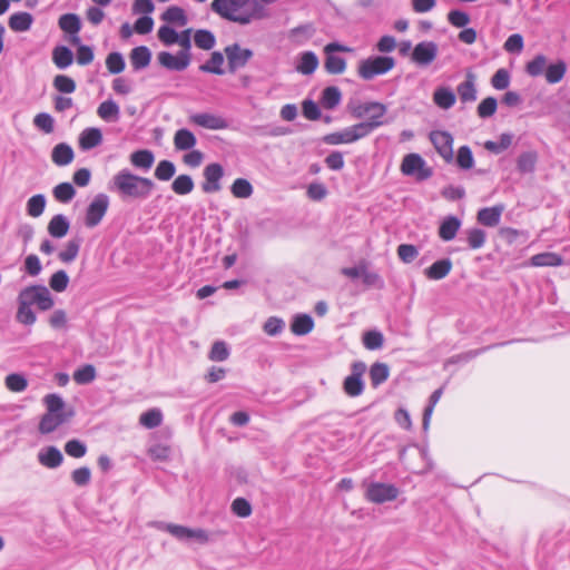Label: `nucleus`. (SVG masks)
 I'll list each match as a JSON object with an SVG mask.
<instances>
[{"instance_id": "f257e3e1", "label": "nucleus", "mask_w": 570, "mask_h": 570, "mask_svg": "<svg viewBox=\"0 0 570 570\" xmlns=\"http://www.w3.org/2000/svg\"><path fill=\"white\" fill-rule=\"evenodd\" d=\"M112 188L122 197L131 199L146 198L154 188V183L130 171L120 170L112 178Z\"/></svg>"}, {"instance_id": "f03ea898", "label": "nucleus", "mask_w": 570, "mask_h": 570, "mask_svg": "<svg viewBox=\"0 0 570 570\" xmlns=\"http://www.w3.org/2000/svg\"><path fill=\"white\" fill-rule=\"evenodd\" d=\"M249 0H214L212 2V9L220 17L237 22L239 24H248L254 19H261L264 17L261 9L254 10L253 12H245L240 9Z\"/></svg>"}, {"instance_id": "7ed1b4c3", "label": "nucleus", "mask_w": 570, "mask_h": 570, "mask_svg": "<svg viewBox=\"0 0 570 570\" xmlns=\"http://www.w3.org/2000/svg\"><path fill=\"white\" fill-rule=\"evenodd\" d=\"M348 110L354 118H367L366 121L360 122L358 125L367 126L366 135H368L375 128L382 126L384 121L382 118L386 114V106L381 102H351Z\"/></svg>"}, {"instance_id": "20e7f679", "label": "nucleus", "mask_w": 570, "mask_h": 570, "mask_svg": "<svg viewBox=\"0 0 570 570\" xmlns=\"http://www.w3.org/2000/svg\"><path fill=\"white\" fill-rule=\"evenodd\" d=\"M395 67V59L389 56H371L362 59L357 66V75L363 80H372L391 71Z\"/></svg>"}, {"instance_id": "39448f33", "label": "nucleus", "mask_w": 570, "mask_h": 570, "mask_svg": "<svg viewBox=\"0 0 570 570\" xmlns=\"http://www.w3.org/2000/svg\"><path fill=\"white\" fill-rule=\"evenodd\" d=\"M366 364L363 361H355L351 364V374L343 381V391L351 397L360 396L364 391L363 375Z\"/></svg>"}, {"instance_id": "423d86ee", "label": "nucleus", "mask_w": 570, "mask_h": 570, "mask_svg": "<svg viewBox=\"0 0 570 570\" xmlns=\"http://www.w3.org/2000/svg\"><path fill=\"white\" fill-rule=\"evenodd\" d=\"M399 494L400 490L394 484L372 482L366 489L365 497L373 503L382 504L395 500Z\"/></svg>"}, {"instance_id": "0eeeda50", "label": "nucleus", "mask_w": 570, "mask_h": 570, "mask_svg": "<svg viewBox=\"0 0 570 570\" xmlns=\"http://www.w3.org/2000/svg\"><path fill=\"white\" fill-rule=\"evenodd\" d=\"M401 170L404 175L414 176L419 180H424L432 175V170L426 167L424 159L417 154H410L403 158Z\"/></svg>"}, {"instance_id": "6e6552de", "label": "nucleus", "mask_w": 570, "mask_h": 570, "mask_svg": "<svg viewBox=\"0 0 570 570\" xmlns=\"http://www.w3.org/2000/svg\"><path fill=\"white\" fill-rule=\"evenodd\" d=\"M366 129L367 126L365 125H353L342 131L326 135L324 141L328 145L351 144L367 136Z\"/></svg>"}, {"instance_id": "1a4fd4ad", "label": "nucleus", "mask_w": 570, "mask_h": 570, "mask_svg": "<svg viewBox=\"0 0 570 570\" xmlns=\"http://www.w3.org/2000/svg\"><path fill=\"white\" fill-rule=\"evenodd\" d=\"M188 121L191 125L209 130H222L228 127V122L224 117L212 112L193 114L189 116Z\"/></svg>"}, {"instance_id": "9d476101", "label": "nucleus", "mask_w": 570, "mask_h": 570, "mask_svg": "<svg viewBox=\"0 0 570 570\" xmlns=\"http://www.w3.org/2000/svg\"><path fill=\"white\" fill-rule=\"evenodd\" d=\"M430 139L439 155L446 161L453 160V137L446 131H432Z\"/></svg>"}, {"instance_id": "9b49d317", "label": "nucleus", "mask_w": 570, "mask_h": 570, "mask_svg": "<svg viewBox=\"0 0 570 570\" xmlns=\"http://www.w3.org/2000/svg\"><path fill=\"white\" fill-rule=\"evenodd\" d=\"M157 60L163 67L169 70L183 71L190 63V53L179 51L177 55H173L168 51H161L158 53Z\"/></svg>"}, {"instance_id": "f8f14e48", "label": "nucleus", "mask_w": 570, "mask_h": 570, "mask_svg": "<svg viewBox=\"0 0 570 570\" xmlns=\"http://www.w3.org/2000/svg\"><path fill=\"white\" fill-rule=\"evenodd\" d=\"M438 45L433 41H422L412 51V60L419 66H429L438 56Z\"/></svg>"}, {"instance_id": "ddd939ff", "label": "nucleus", "mask_w": 570, "mask_h": 570, "mask_svg": "<svg viewBox=\"0 0 570 570\" xmlns=\"http://www.w3.org/2000/svg\"><path fill=\"white\" fill-rule=\"evenodd\" d=\"M225 53L228 60L230 71H235L239 68H243L253 57V51L250 49L242 48L237 43L226 47Z\"/></svg>"}, {"instance_id": "4468645a", "label": "nucleus", "mask_w": 570, "mask_h": 570, "mask_svg": "<svg viewBox=\"0 0 570 570\" xmlns=\"http://www.w3.org/2000/svg\"><path fill=\"white\" fill-rule=\"evenodd\" d=\"M223 175L224 169L219 164L213 163L207 165L204 169L205 181L202 186L203 190L208 194L219 191L222 188L219 180Z\"/></svg>"}, {"instance_id": "2eb2a0df", "label": "nucleus", "mask_w": 570, "mask_h": 570, "mask_svg": "<svg viewBox=\"0 0 570 570\" xmlns=\"http://www.w3.org/2000/svg\"><path fill=\"white\" fill-rule=\"evenodd\" d=\"M456 92L461 102H474L478 98L476 76L473 72L468 71L465 79L458 85Z\"/></svg>"}, {"instance_id": "dca6fc26", "label": "nucleus", "mask_w": 570, "mask_h": 570, "mask_svg": "<svg viewBox=\"0 0 570 570\" xmlns=\"http://www.w3.org/2000/svg\"><path fill=\"white\" fill-rule=\"evenodd\" d=\"M71 416H73V411L70 410L68 414H50L46 413L42 415L39 422V432L41 434H49L53 432L59 425L67 422Z\"/></svg>"}, {"instance_id": "f3484780", "label": "nucleus", "mask_w": 570, "mask_h": 570, "mask_svg": "<svg viewBox=\"0 0 570 570\" xmlns=\"http://www.w3.org/2000/svg\"><path fill=\"white\" fill-rule=\"evenodd\" d=\"M38 461L46 468L56 469L61 465L63 455L57 446L50 445L39 451Z\"/></svg>"}, {"instance_id": "a211bd4d", "label": "nucleus", "mask_w": 570, "mask_h": 570, "mask_svg": "<svg viewBox=\"0 0 570 570\" xmlns=\"http://www.w3.org/2000/svg\"><path fill=\"white\" fill-rule=\"evenodd\" d=\"M102 142V132L99 128L90 127L83 129L78 138L79 147L82 150H89Z\"/></svg>"}, {"instance_id": "6ab92c4d", "label": "nucleus", "mask_w": 570, "mask_h": 570, "mask_svg": "<svg viewBox=\"0 0 570 570\" xmlns=\"http://www.w3.org/2000/svg\"><path fill=\"white\" fill-rule=\"evenodd\" d=\"M562 264V256L553 252L539 253L529 259V265L533 267H557Z\"/></svg>"}, {"instance_id": "aec40b11", "label": "nucleus", "mask_w": 570, "mask_h": 570, "mask_svg": "<svg viewBox=\"0 0 570 570\" xmlns=\"http://www.w3.org/2000/svg\"><path fill=\"white\" fill-rule=\"evenodd\" d=\"M161 20L168 26L185 27L188 18L185 10L178 6L168 7L160 16Z\"/></svg>"}, {"instance_id": "412c9836", "label": "nucleus", "mask_w": 570, "mask_h": 570, "mask_svg": "<svg viewBox=\"0 0 570 570\" xmlns=\"http://www.w3.org/2000/svg\"><path fill=\"white\" fill-rule=\"evenodd\" d=\"M452 269V262L450 258H442L434 262L430 267L425 268L424 275L429 279L440 281L449 275Z\"/></svg>"}, {"instance_id": "4be33fe9", "label": "nucleus", "mask_w": 570, "mask_h": 570, "mask_svg": "<svg viewBox=\"0 0 570 570\" xmlns=\"http://www.w3.org/2000/svg\"><path fill=\"white\" fill-rule=\"evenodd\" d=\"M314 328V320L308 314H296L291 322V331L298 336L311 333Z\"/></svg>"}, {"instance_id": "5701e85b", "label": "nucleus", "mask_w": 570, "mask_h": 570, "mask_svg": "<svg viewBox=\"0 0 570 570\" xmlns=\"http://www.w3.org/2000/svg\"><path fill=\"white\" fill-rule=\"evenodd\" d=\"M455 101V94L449 87H438L433 92V102L441 109H450Z\"/></svg>"}, {"instance_id": "b1692460", "label": "nucleus", "mask_w": 570, "mask_h": 570, "mask_svg": "<svg viewBox=\"0 0 570 570\" xmlns=\"http://www.w3.org/2000/svg\"><path fill=\"white\" fill-rule=\"evenodd\" d=\"M73 157L75 153L72 148L66 142L56 145L51 153V159L57 166L69 165L73 160Z\"/></svg>"}, {"instance_id": "393cba45", "label": "nucleus", "mask_w": 570, "mask_h": 570, "mask_svg": "<svg viewBox=\"0 0 570 570\" xmlns=\"http://www.w3.org/2000/svg\"><path fill=\"white\" fill-rule=\"evenodd\" d=\"M461 220L456 216H448L440 225L439 236L444 242L452 240L461 227Z\"/></svg>"}, {"instance_id": "a878e982", "label": "nucleus", "mask_w": 570, "mask_h": 570, "mask_svg": "<svg viewBox=\"0 0 570 570\" xmlns=\"http://www.w3.org/2000/svg\"><path fill=\"white\" fill-rule=\"evenodd\" d=\"M197 144L196 136L189 129H178L174 136V146L177 150L193 149Z\"/></svg>"}, {"instance_id": "bb28decb", "label": "nucleus", "mask_w": 570, "mask_h": 570, "mask_svg": "<svg viewBox=\"0 0 570 570\" xmlns=\"http://www.w3.org/2000/svg\"><path fill=\"white\" fill-rule=\"evenodd\" d=\"M277 218L279 236L291 235L303 226L302 216H275Z\"/></svg>"}, {"instance_id": "cd10ccee", "label": "nucleus", "mask_w": 570, "mask_h": 570, "mask_svg": "<svg viewBox=\"0 0 570 570\" xmlns=\"http://www.w3.org/2000/svg\"><path fill=\"white\" fill-rule=\"evenodd\" d=\"M151 52L145 47H136L130 52V62L134 69L140 70L146 68L150 63Z\"/></svg>"}, {"instance_id": "c85d7f7f", "label": "nucleus", "mask_w": 570, "mask_h": 570, "mask_svg": "<svg viewBox=\"0 0 570 570\" xmlns=\"http://www.w3.org/2000/svg\"><path fill=\"white\" fill-rule=\"evenodd\" d=\"M97 115L107 122H116L119 119L120 109L114 100H106L99 105Z\"/></svg>"}, {"instance_id": "c756f323", "label": "nucleus", "mask_w": 570, "mask_h": 570, "mask_svg": "<svg viewBox=\"0 0 570 570\" xmlns=\"http://www.w3.org/2000/svg\"><path fill=\"white\" fill-rule=\"evenodd\" d=\"M32 22L33 18L28 12H17L9 18V27L16 32L28 31Z\"/></svg>"}, {"instance_id": "7c9ffc66", "label": "nucleus", "mask_w": 570, "mask_h": 570, "mask_svg": "<svg viewBox=\"0 0 570 570\" xmlns=\"http://www.w3.org/2000/svg\"><path fill=\"white\" fill-rule=\"evenodd\" d=\"M318 66V58L312 51H305L301 55L296 70L303 75L313 73Z\"/></svg>"}, {"instance_id": "2f4dec72", "label": "nucleus", "mask_w": 570, "mask_h": 570, "mask_svg": "<svg viewBox=\"0 0 570 570\" xmlns=\"http://www.w3.org/2000/svg\"><path fill=\"white\" fill-rule=\"evenodd\" d=\"M390 375V368L387 364L376 362L370 367V379L373 387H377L383 384Z\"/></svg>"}, {"instance_id": "473e14b6", "label": "nucleus", "mask_w": 570, "mask_h": 570, "mask_svg": "<svg viewBox=\"0 0 570 570\" xmlns=\"http://www.w3.org/2000/svg\"><path fill=\"white\" fill-rule=\"evenodd\" d=\"M466 243L470 249H479L484 246L487 233L480 227H471L464 232Z\"/></svg>"}, {"instance_id": "72a5a7b5", "label": "nucleus", "mask_w": 570, "mask_h": 570, "mask_svg": "<svg viewBox=\"0 0 570 570\" xmlns=\"http://www.w3.org/2000/svg\"><path fill=\"white\" fill-rule=\"evenodd\" d=\"M499 235L509 244L512 245L520 239V243H525L530 235L527 230L515 229L512 227H501L499 229Z\"/></svg>"}, {"instance_id": "f704fd0d", "label": "nucleus", "mask_w": 570, "mask_h": 570, "mask_svg": "<svg viewBox=\"0 0 570 570\" xmlns=\"http://www.w3.org/2000/svg\"><path fill=\"white\" fill-rule=\"evenodd\" d=\"M326 59L324 61V68L328 73L341 75L346 69V61L344 58L335 56V52H325Z\"/></svg>"}, {"instance_id": "c9c22d12", "label": "nucleus", "mask_w": 570, "mask_h": 570, "mask_svg": "<svg viewBox=\"0 0 570 570\" xmlns=\"http://www.w3.org/2000/svg\"><path fill=\"white\" fill-rule=\"evenodd\" d=\"M32 288H36V305L40 311H48L53 307V298L45 285H32Z\"/></svg>"}, {"instance_id": "e433bc0d", "label": "nucleus", "mask_w": 570, "mask_h": 570, "mask_svg": "<svg viewBox=\"0 0 570 570\" xmlns=\"http://www.w3.org/2000/svg\"><path fill=\"white\" fill-rule=\"evenodd\" d=\"M52 60L58 68L65 69L73 61L72 51L65 46L56 47L52 51Z\"/></svg>"}, {"instance_id": "4c0bfd02", "label": "nucleus", "mask_w": 570, "mask_h": 570, "mask_svg": "<svg viewBox=\"0 0 570 570\" xmlns=\"http://www.w3.org/2000/svg\"><path fill=\"white\" fill-rule=\"evenodd\" d=\"M155 157L150 150H137L130 155L131 164L137 168L149 169L154 164Z\"/></svg>"}, {"instance_id": "58836bf2", "label": "nucleus", "mask_w": 570, "mask_h": 570, "mask_svg": "<svg viewBox=\"0 0 570 570\" xmlns=\"http://www.w3.org/2000/svg\"><path fill=\"white\" fill-rule=\"evenodd\" d=\"M69 225L66 216H53L48 225V232L52 237L61 238L68 233Z\"/></svg>"}, {"instance_id": "ea45409f", "label": "nucleus", "mask_w": 570, "mask_h": 570, "mask_svg": "<svg viewBox=\"0 0 570 570\" xmlns=\"http://www.w3.org/2000/svg\"><path fill=\"white\" fill-rule=\"evenodd\" d=\"M139 423L147 429H155L163 423V412L159 409H150L141 413Z\"/></svg>"}, {"instance_id": "a19ab883", "label": "nucleus", "mask_w": 570, "mask_h": 570, "mask_svg": "<svg viewBox=\"0 0 570 570\" xmlns=\"http://www.w3.org/2000/svg\"><path fill=\"white\" fill-rule=\"evenodd\" d=\"M59 27L67 33L77 35L81 28V22L77 14L66 13L59 18Z\"/></svg>"}, {"instance_id": "79ce46f5", "label": "nucleus", "mask_w": 570, "mask_h": 570, "mask_svg": "<svg viewBox=\"0 0 570 570\" xmlns=\"http://www.w3.org/2000/svg\"><path fill=\"white\" fill-rule=\"evenodd\" d=\"M443 391H444V386H441V387L436 389L435 391H433V393L429 397V404L425 406V409L423 411V419H422V426L424 430L429 429V424H430V420H431V415L433 413L434 406L441 399Z\"/></svg>"}, {"instance_id": "37998d69", "label": "nucleus", "mask_w": 570, "mask_h": 570, "mask_svg": "<svg viewBox=\"0 0 570 570\" xmlns=\"http://www.w3.org/2000/svg\"><path fill=\"white\" fill-rule=\"evenodd\" d=\"M362 342L367 350L375 351L383 346L384 336L380 331L371 330L363 334Z\"/></svg>"}, {"instance_id": "c03bdc74", "label": "nucleus", "mask_w": 570, "mask_h": 570, "mask_svg": "<svg viewBox=\"0 0 570 570\" xmlns=\"http://www.w3.org/2000/svg\"><path fill=\"white\" fill-rule=\"evenodd\" d=\"M195 45L203 50H210L216 43L215 36L209 30L200 29L194 35Z\"/></svg>"}, {"instance_id": "a18cd8bd", "label": "nucleus", "mask_w": 570, "mask_h": 570, "mask_svg": "<svg viewBox=\"0 0 570 570\" xmlns=\"http://www.w3.org/2000/svg\"><path fill=\"white\" fill-rule=\"evenodd\" d=\"M43 402L47 406L48 413L55 414V415L68 414V412H63V407H65L63 399L56 393L47 394L43 397Z\"/></svg>"}, {"instance_id": "49530a36", "label": "nucleus", "mask_w": 570, "mask_h": 570, "mask_svg": "<svg viewBox=\"0 0 570 570\" xmlns=\"http://www.w3.org/2000/svg\"><path fill=\"white\" fill-rule=\"evenodd\" d=\"M81 246V238L70 239L66 248L59 253V259L63 263H71L78 256Z\"/></svg>"}, {"instance_id": "de8ad7c7", "label": "nucleus", "mask_w": 570, "mask_h": 570, "mask_svg": "<svg viewBox=\"0 0 570 570\" xmlns=\"http://www.w3.org/2000/svg\"><path fill=\"white\" fill-rule=\"evenodd\" d=\"M229 347L224 341H216L209 351L208 357L213 362H224L229 357Z\"/></svg>"}, {"instance_id": "09e8293b", "label": "nucleus", "mask_w": 570, "mask_h": 570, "mask_svg": "<svg viewBox=\"0 0 570 570\" xmlns=\"http://www.w3.org/2000/svg\"><path fill=\"white\" fill-rule=\"evenodd\" d=\"M224 63L223 53L215 51L212 53L210 59L200 66V70L205 72H212L216 75H223L224 70L222 68Z\"/></svg>"}, {"instance_id": "8fccbe9b", "label": "nucleus", "mask_w": 570, "mask_h": 570, "mask_svg": "<svg viewBox=\"0 0 570 570\" xmlns=\"http://www.w3.org/2000/svg\"><path fill=\"white\" fill-rule=\"evenodd\" d=\"M567 70V65L563 61H558L547 67L546 69V79L549 83L559 82Z\"/></svg>"}, {"instance_id": "3c124183", "label": "nucleus", "mask_w": 570, "mask_h": 570, "mask_svg": "<svg viewBox=\"0 0 570 570\" xmlns=\"http://www.w3.org/2000/svg\"><path fill=\"white\" fill-rule=\"evenodd\" d=\"M341 91L337 87H327L322 94V105L326 109L335 108L341 101Z\"/></svg>"}, {"instance_id": "603ef678", "label": "nucleus", "mask_w": 570, "mask_h": 570, "mask_svg": "<svg viewBox=\"0 0 570 570\" xmlns=\"http://www.w3.org/2000/svg\"><path fill=\"white\" fill-rule=\"evenodd\" d=\"M96 377V368L91 364L82 365L81 367L77 368L73 373V380L78 384H89L91 383Z\"/></svg>"}, {"instance_id": "864d4df0", "label": "nucleus", "mask_w": 570, "mask_h": 570, "mask_svg": "<svg viewBox=\"0 0 570 570\" xmlns=\"http://www.w3.org/2000/svg\"><path fill=\"white\" fill-rule=\"evenodd\" d=\"M52 194L58 202L69 203L73 198L76 190L70 183H61L53 188Z\"/></svg>"}, {"instance_id": "5fc2aeb1", "label": "nucleus", "mask_w": 570, "mask_h": 570, "mask_svg": "<svg viewBox=\"0 0 570 570\" xmlns=\"http://www.w3.org/2000/svg\"><path fill=\"white\" fill-rule=\"evenodd\" d=\"M148 455L153 461L167 462L171 455V449L165 444H154L148 449Z\"/></svg>"}, {"instance_id": "6e6d98bb", "label": "nucleus", "mask_w": 570, "mask_h": 570, "mask_svg": "<svg viewBox=\"0 0 570 570\" xmlns=\"http://www.w3.org/2000/svg\"><path fill=\"white\" fill-rule=\"evenodd\" d=\"M6 386L11 392H23L28 386V380L23 374L11 373L6 377Z\"/></svg>"}, {"instance_id": "4d7b16f0", "label": "nucleus", "mask_w": 570, "mask_h": 570, "mask_svg": "<svg viewBox=\"0 0 570 570\" xmlns=\"http://www.w3.org/2000/svg\"><path fill=\"white\" fill-rule=\"evenodd\" d=\"M512 142V136L510 134H502L498 141L488 140L484 144V148L491 153L500 154L508 149Z\"/></svg>"}, {"instance_id": "13d9d810", "label": "nucleus", "mask_w": 570, "mask_h": 570, "mask_svg": "<svg viewBox=\"0 0 570 570\" xmlns=\"http://www.w3.org/2000/svg\"><path fill=\"white\" fill-rule=\"evenodd\" d=\"M173 190L178 195H186L194 188V181L188 175H179L171 185Z\"/></svg>"}, {"instance_id": "bf43d9fd", "label": "nucleus", "mask_w": 570, "mask_h": 570, "mask_svg": "<svg viewBox=\"0 0 570 570\" xmlns=\"http://www.w3.org/2000/svg\"><path fill=\"white\" fill-rule=\"evenodd\" d=\"M69 284V276L66 271L60 269L53 273L49 279V286L58 293L63 292Z\"/></svg>"}, {"instance_id": "052dcab7", "label": "nucleus", "mask_w": 570, "mask_h": 570, "mask_svg": "<svg viewBox=\"0 0 570 570\" xmlns=\"http://www.w3.org/2000/svg\"><path fill=\"white\" fill-rule=\"evenodd\" d=\"M16 318L23 325H32L37 321V316L31 306H28L26 303L18 304Z\"/></svg>"}, {"instance_id": "680f3d73", "label": "nucleus", "mask_w": 570, "mask_h": 570, "mask_svg": "<svg viewBox=\"0 0 570 570\" xmlns=\"http://www.w3.org/2000/svg\"><path fill=\"white\" fill-rule=\"evenodd\" d=\"M232 194L237 198H247L253 193V187L247 179L237 178L232 185Z\"/></svg>"}, {"instance_id": "e2e57ef3", "label": "nucleus", "mask_w": 570, "mask_h": 570, "mask_svg": "<svg viewBox=\"0 0 570 570\" xmlns=\"http://www.w3.org/2000/svg\"><path fill=\"white\" fill-rule=\"evenodd\" d=\"M396 252L399 258L405 264H411L419 256L417 247L412 244H401Z\"/></svg>"}, {"instance_id": "0e129e2a", "label": "nucleus", "mask_w": 570, "mask_h": 570, "mask_svg": "<svg viewBox=\"0 0 570 570\" xmlns=\"http://www.w3.org/2000/svg\"><path fill=\"white\" fill-rule=\"evenodd\" d=\"M65 451L69 456L79 459L86 455L87 445L80 440L72 439L65 444Z\"/></svg>"}, {"instance_id": "69168bd1", "label": "nucleus", "mask_w": 570, "mask_h": 570, "mask_svg": "<svg viewBox=\"0 0 570 570\" xmlns=\"http://www.w3.org/2000/svg\"><path fill=\"white\" fill-rule=\"evenodd\" d=\"M157 37L165 46L177 43L178 32L170 26L164 24L157 31Z\"/></svg>"}, {"instance_id": "338daca9", "label": "nucleus", "mask_w": 570, "mask_h": 570, "mask_svg": "<svg viewBox=\"0 0 570 570\" xmlns=\"http://www.w3.org/2000/svg\"><path fill=\"white\" fill-rule=\"evenodd\" d=\"M176 171L175 165L169 160H161L155 169V177L159 180H169Z\"/></svg>"}, {"instance_id": "774afa93", "label": "nucleus", "mask_w": 570, "mask_h": 570, "mask_svg": "<svg viewBox=\"0 0 570 570\" xmlns=\"http://www.w3.org/2000/svg\"><path fill=\"white\" fill-rule=\"evenodd\" d=\"M106 67L111 73H120L125 69V60L121 53H109L106 58Z\"/></svg>"}]
</instances>
